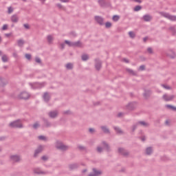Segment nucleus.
I'll return each instance as SVG.
<instances>
[{
  "label": "nucleus",
  "instance_id": "f257e3e1",
  "mask_svg": "<svg viewBox=\"0 0 176 176\" xmlns=\"http://www.w3.org/2000/svg\"><path fill=\"white\" fill-rule=\"evenodd\" d=\"M55 146L56 148V149H58L59 151H68V149L69 148V146L65 145L63 142L60 141V140H57L55 144Z\"/></svg>",
  "mask_w": 176,
  "mask_h": 176
},
{
  "label": "nucleus",
  "instance_id": "f03ea898",
  "mask_svg": "<svg viewBox=\"0 0 176 176\" xmlns=\"http://www.w3.org/2000/svg\"><path fill=\"white\" fill-rule=\"evenodd\" d=\"M9 126L10 127H12V129H23V127L21 120H16L10 122Z\"/></svg>",
  "mask_w": 176,
  "mask_h": 176
},
{
  "label": "nucleus",
  "instance_id": "7ed1b4c3",
  "mask_svg": "<svg viewBox=\"0 0 176 176\" xmlns=\"http://www.w3.org/2000/svg\"><path fill=\"white\" fill-rule=\"evenodd\" d=\"M30 87L34 90L36 89H42V87H45L46 86V82H34V83H29Z\"/></svg>",
  "mask_w": 176,
  "mask_h": 176
},
{
  "label": "nucleus",
  "instance_id": "20e7f679",
  "mask_svg": "<svg viewBox=\"0 0 176 176\" xmlns=\"http://www.w3.org/2000/svg\"><path fill=\"white\" fill-rule=\"evenodd\" d=\"M160 14L163 17H165V19H168V20H170V21H176L175 15H171L167 12H161Z\"/></svg>",
  "mask_w": 176,
  "mask_h": 176
},
{
  "label": "nucleus",
  "instance_id": "39448f33",
  "mask_svg": "<svg viewBox=\"0 0 176 176\" xmlns=\"http://www.w3.org/2000/svg\"><path fill=\"white\" fill-rule=\"evenodd\" d=\"M136 108L137 102H131L126 105V109H128V111H134Z\"/></svg>",
  "mask_w": 176,
  "mask_h": 176
},
{
  "label": "nucleus",
  "instance_id": "423d86ee",
  "mask_svg": "<svg viewBox=\"0 0 176 176\" xmlns=\"http://www.w3.org/2000/svg\"><path fill=\"white\" fill-rule=\"evenodd\" d=\"M18 97L20 98V100H28V98L30 97V95L28 92L23 91L19 95Z\"/></svg>",
  "mask_w": 176,
  "mask_h": 176
},
{
  "label": "nucleus",
  "instance_id": "0eeeda50",
  "mask_svg": "<svg viewBox=\"0 0 176 176\" xmlns=\"http://www.w3.org/2000/svg\"><path fill=\"white\" fill-rule=\"evenodd\" d=\"M92 173L89 174L90 176H101L102 175V172L96 168L92 169Z\"/></svg>",
  "mask_w": 176,
  "mask_h": 176
},
{
  "label": "nucleus",
  "instance_id": "6e6552de",
  "mask_svg": "<svg viewBox=\"0 0 176 176\" xmlns=\"http://www.w3.org/2000/svg\"><path fill=\"white\" fill-rule=\"evenodd\" d=\"M48 116L51 118V119H56L57 116H58V110H54V111H51L48 113Z\"/></svg>",
  "mask_w": 176,
  "mask_h": 176
},
{
  "label": "nucleus",
  "instance_id": "1a4fd4ad",
  "mask_svg": "<svg viewBox=\"0 0 176 176\" xmlns=\"http://www.w3.org/2000/svg\"><path fill=\"white\" fill-rule=\"evenodd\" d=\"M20 159H21L20 155H14L10 156V160L13 163H19V162H20Z\"/></svg>",
  "mask_w": 176,
  "mask_h": 176
},
{
  "label": "nucleus",
  "instance_id": "9d476101",
  "mask_svg": "<svg viewBox=\"0 0 176 176\" xmlns=\"http://www.w3.org/2000/svg\"><path fill=\"white\" fill-rule=\"evenodd\" d=\"M118 153L122 156H124L125 157H127V156L129 155V153L127 151V150L124 149V148H119Z\"/></svg>",
  "mask_w": 176,
  "mask_h": 176
},
{
  "label": "nucleus",
  "instance_id": "9b49d317",
  "mask_svg": "<svg viewBox=\"0 0 176 176\" xmlns=\"http://www.w3.org/2000/svg\"><path fill=\"white\" fill-rule=\"evenodd\" d=\"M43 151V146L40 145L34 151V157H38V155L39 153H41V152Z\"/></svg>",
  "mask_w": 176,
  "mask_h": 176
},
{
  "label": "nucleus",
  "instance_id": "f8f14e48",
  "mask_svg": "<svg viewBox=\"0 0 176 176\" xmlns=\"http://www.w3.org/2000/svg\"><path fill=\"white\" fill-rule=\"evenodd\" d=\"M102 65V63L99 59H95V68L97 71H100L101 69V67Z\"/></svg>",
  "mask_w": 176,
  "mask_h": 176
},
{
  "label": "nucleus",
  "instance_id": "ddd939ff",
  "mask_svg": "<svg viewBox=\"0 0 176 176\" xmlns=\"http://www.w3.org/2000/svg\"><path fill=\"white\" fill-rule=\"evenodd\" d=\"M94 19L99 25H104V18L100 16H95Z\"/></svg>",
  "mask_w": 176,
  "mask_h": 176
},
{
  "label": "nucleus",
  "instance_id": "4468645a",
  "mask_svg": "<svg viewBox=\"0 0 176 176\" xmlns=\"http://www.w3.org/2000/svg\"><path fill=\"white\" fill-rule=\"evenodd\" d=\"M43 98L45 102H49V101H50V98H52V96H50L49 92H45L43 94Z\"/></svg>",
  "mask_w": 176,
  "mask_h": 176
},
{
  "label": "nucleus",
  "instance_id": "2eb2a0df",
  "mask_svg": "<svg viewBox=\"0 0 176 176\" xmlns=\"http://www.w3.org/2000/svg\"><path fill=\"white\" fill-rule=\"evenodd\" d=\"M162 98L164 100V101H173V100H174V98H175V96H174V95L168 96L167 94H164L162 96Z\"/></svg>",
  "mask_w": 176,
  "mask_h": 176
},
{
  "label": "nucleus",
  "instance_id": "dca6fc26",
  "mask_svg": "<svg viewBox=\"0 0 176 176\" xmlns=\"http://www.w3.org/2000/svg\"><path fill=\"white\" fill-rule=\"evenodd\" d=\"M151 94H152V91L144 89V93L143 94V96L144 98H146V100H148V98L151 97Z\"/></svg>",
  "mask_w": 176,
  "mask_h": 176
},
{
  "label": "nucleus",
  "instance_id": "f3484780",
  "mask_svg": "<svg viewBox=\"0 0 176 176\" xmlns=\"http://www.w3.org/2000/svg\"><path fill=\"white\" fill-rule=\"evenodd\" d=\"M19 15L18 14H14L11 16V21L12 23H19Z\"/></svg>",
  "mask_w": 176,
  "mask_h": 176
},
{
  "label": "nucleus",
  "instance_id": "a211bd4d",
  "mask_svg": "<svg viewBox=\"0 0 176 176\" xmlns=\"http://www.w3.org/2000/svg\"><path fill=\"white\" fill-rule=\"evenodd\" d=\"M100 129H101L102 131H103V133H104V134H110L111 133L109 129H108V127H107V126H101Z\"/></svg>",
  "mask_w": 176,
  "mask_h": 176
},
{
  "label": "nucleus",
  "instance_id": "6ab92c4d",
  "mask_svg": "<svg viewBox=\"0 0 176 176\" xmlns=\"http://www.w3.org/2000/svg\"><path fill=\"white\" fill-rule=\"evenodd\" d=\"M166 56L168 57H170V58H174L176 57L175 53L173 50H169L168 52L166 54Z\"/></svg>",
  "mask_w": 176,
  "mask_h": 176
},
{
  "label": "nucleus",
  "instance_id": "aec40b11",
  "mask_svg": "<svg viewBox=\"0 0 176 176\" xmlns=\"http://www.w3.org/2000/svg\"><path fill=\"white\" fill-rule=\"evenodd\" d=\"M142 19L144 21H151L152 20V16L150 14H145L143 16Z\"/></svg>",
  "mask_w": 176,
  "mask_h": 176
},
{
  "label": "nucleus",
  "instance_id": "412c9836",
  "mask_svg": "<svg viewBox=\"0 0 176 176\" xmlns=\"http://www.w3.org/2000/svg\"><path fill=\"white\" fill-rule=\"evenodd\" d=\"M73 47H83V43H82V42H80V41L74 42Z\"/></svg>",
  "mask_w": 176,
  "mask_h": 176
},
{
  "label": "nucleus",
  "instance_id": "4be33fe9",
  "mask_svg": "<svg viewBox=\"0 0 176 176\" xmlns=\"http://www.w3.org/2000/svg\"><path fill=\"white\" fill-rule=\"evenodd\" d=\"M43 122H44V124L45 127H52V122H49L47 119L43 118Z\"/></svg>",
  "mask_w": 176,
  "mask_h": 176
},
{
  "label": "nucleus",
  "instance_id": "5701e85b",
  "mask_svg": "<svg viewBox=\"0 0 176 176\" xmlns=\"http://www.w3.org/2000/svg\"><path fill=\"white\" fill-rule=\"evenodd\" d=\"M102 145L104 146L107 152H111V147L109 146V144L107 143L105 141L102 142Z\"/></svg>",
  "mask_w": 176,
  "mask_h": 176
},
{
  "label": "nucleus",
  "instance_id": "b1692460",
  "mask_svg": "<svg viewBox=\"0 0 176 176\" xmlns=\"http://www.w3.org/2000/svg\"><path fill=\"white\" fill-rule=\"evenodd\" d=\"M98 3L100 8H105L107 6V1L105 0H98Z\"/></svg>",
  "mask_w": 176,
  "mask_h": 176
},
{
  "label": "nucleus",
  "instance_id": "393cba45",
  "mask_svg": "<svg viewBox=\"0 0 176 176\" xmlns=\"http://www.w3.org/2000/svg\"><path fill=\"white\" fill-rule=\"evenodd\" d=\"M79 167V164H72L69 165V170H75L76 168H78Z\"/></svg>",
  "mask_w": 176,
  "mask_h": 176
},
{
  "label": "nucleus",
  "instance_id": "a878e982",
  "mask_svg": "<svg viewBox=\"0 0 176 176\" xmlns=\"http://www.w3.org/2000/svg\"><path fill=\"white\" fill-rule=\"evenodd\" d=\"M152 152H153V148H152V147H148L146 148V155H152Z\"/></svg>",
  "mask_w": 176,
  "mask_h": 176
},
{
  "label": "nucleus",
  "instance_id": "bb28decb",
  "mask_svg": "<svg viewBox=\"0 0 176 176\" xmlns=\"http://www.w3.org/2000/svg\"><path fill=\"white\" fill-rule=\"evenodd\" d=\"M24 40L23 39H19L17 41V45L19 47H23V46L24 45Z\"/></svg>",
  "mask_w": 176,
  "mask_h": 176
},
{
  "label": "nucleus",
  "instance_id": "cd10ccee",
  "mask_svg": "<svg viewBox=\"0 0 176 176\" xmlns=\"http://www.w3.org/2000/svg\"><path fill=\"white\" fill-rule=\"evenodd\" d=\"M126 72H129L131 75H133V76H137V72H134L131 69H126Z\"/></svg>",
  "mask_w": 176,
  "mask_h": 176
},
{
  "label": "nucleus",
  "instance_id": "c85d7f7f",
  "mask_svg": "<svg viewBox=\"0 0 176 176\" xmlns=\"http://www.w3.org/2000/svg\"><path fill=\"white\" fill-rule=\"evenodd\" d=\"M89 56L86 54H82L81 56V60L82 61H87V60H89Z\"/></svg>",
  "mask_w": 176,
  "mask_h": 176
},
{
  "label": "nucleus",
  "instance_id": "c756f323",
  "mask_svg": "<svg viewBox=\"0 0 176 176\" xmlns=\"http://www.w3.org/2000/svg\"><path fill=\"white\" fill-rule=\"evenodd\" d=\"M113 129L118 134H123V131H122V129H120V128L114 126Z\"/></svg>",
  "mask_w": 176,
  "mask_h": 176
},
{
  "label": "nucleus",
  "instance_id": "7c9ffc66",
  "mask_svg": "<svg viewBox=\"0 0 176 176\" xmlns=\"http://www.w3.org/2000/svg\"><path fill=\"white\" fill-rule=\"evenodd\" d=\"M175 27H176V25L171 26L169 28V30L171 31L173 35H175V34H176Z\"/></svg>",
  "mask_w": 176,
  "mask_h": 176
},
{
  "label": "nucleus",
  "instance_id": "2f4dec72",
  "mask_svg": "<svg viewBox=\"0 0 176 176\" xmlns=\"http://www.w3.org/2000/svg\"><path fill=\"white\" fill-rule=\"evenodd\" d=\"M138 124H141L142 126H144V127H148V126H149V124L145 122L144 121H139L138 122Z\"/></svg>",
  "mask_w": 176,
  "mask_h": 176
},
{
  "label": "nucleus",
  "instance_id": "473e14b6",
  "mask_svg": "<svg viewBox=\"0 0 176 176\" xmlns=\"http://www.w3.org/2000/svg\"><path fill=\"white\" fill-rule=\"evenodd\" d=\"M1 60L3 63H8L9 58H8V56H6V54H4L1 57Z\"/></svg>",
  "mask_w": 176,
  "mask_h": 176
},
{
  "label": "nucleus",
  "instance_id": "72a5a7b5",
  "mask_svg": "<svg viewBox=\"0 0 176 176\" xmlns=\"http://www.w3.org/2000/svg\"><path fill=\"white\" fill-rule=\"evenodd\" d=\"M34 174H45V172L41 171V170L39 168H34Z\"/></svg>",
  "mask_w": 176,
  "mask_h": 176
},
{
  "label": "nucleus",
  "instance_id": "f704fd0d",
  "mask_svg": "<svg viewBox=\"0 0 176 176\" xmlns=\"http://www.w3.org/2000/svg\"><path fill=\"white\" fill-rule=\"evenodd\" d=\"M166 108H168V109H173V111H176V107L171 104H166Z\"/></svg>",
  "mask_w": 176,
  "mask_h": 176
},
{
  "label": "nucleus",
  "instance_id": "c9c22d12",
  "mask_svg": "<svg viewBox=\"0 0 176 176\" xmlns=\"http://www.w3.org/2000/svg\"><path fill=\"white\" fill-rule=\"evenodd\" d=\"M66 68H67V69H73L74 65L71 63H69L66 65Z\"/></svg>",
  "mask_w": 176,
  "mask_h": 176
},
{
  "label": "nucleus",
  "instance_id": "e433bc0d",
  "mask_svg": "<svg viewBox=\"0 0 176 176\" xmlns=\"http://www.w3.org/2000/svg\"><path fill=\"white\" fill-rule=\"evenodd\" d=\"M78 148L79 151H84L85 152H87V148L83 146L78 145Z\"/></svg>",
  "mask_w": 176,
  "mask_h": 176
},
{
  "label": "nucleus",
  "instance_id": "4c0bfd02",
  "mask_svg": "<svg viewBox=\"0 0 176 176\" xmlns=\"http://www.w3.org/2000/svg\"><path fill=\"white\" fill-rule=\"evenodd\" d=\"M47 41L48 43H52V42H53V36H52V35H48L47 36Z\"/></svg>",
  "mask_w": 176,
  "mask_h": 176
},
{
  "label": "nucleus",
  "instance_id": "58836bf2",
  "mask_svg": "<svg viewBox=\"0 0 176 176\" xmlns=\"http://www.w3.org/2000/svg\"><path fill=\"white\" fill-rule=\"evenodd\" d=\"M65 43H66V45H68V46H69L70 47H74V42H70L68 40H65Z\"/></svg>",
  "mask_w": 176,
  "mask_h": 176
},
{
  "label": "nucleus",
  "instance_id": "ea45409f",
  "mask_svg": "<svg viewBox=\"0 0 176 176\" xmlns=\"http://www.w3.org/2000/svg\"><path fill=\"white\" fill-rule=\"evenodd\" d=\"M142 9V7L141 6H136L134 8L133 10L134 12H140Z\"/></svg>",
  "mask_w": 176,
  "mask_h": 176
},
{
  "label": "nucleus",
  "instance_id": "a19ab883",
  "mask_svg": "<svg viewBox=\"0 0 176 176\" xmlns=\"http://www.w3.org/2000/svg\"><path fill=\"white\" fill-rule=\"evenodd\" d=\"M120 16L119 15H114L113 16V21H119Z\"/></svg>",
  "mask_w": 176,
  "mask_h": 176
},
{
  "label": "nucleus",
  "instance_id": "79ce46f5",
  "mask_svg": "<svg viewBox=\"0 0 176 176\" xmlns=\"http://www.w3.org/2000/svg\"><path fill=\"white\" fill-rule=\"evenodd\" d=\"M96 151L98 153H102V151H104V148L101 146H98Z\"/></svg>",
  "mask_w": 176,
  "mask_h": 176
},
{
  "label": "nucleus",
  "instance_id": "37998d69",
  "mask_svg": "<svg viewBox=\"0 0 176 176\" xmlns=\"http://www.w3.org/2000/svg\"><path fill=\"white\" fill-rule=\"evenodd\" d=\"M112 27V23L111 22H106L105 23V28H111Z\"/></svg>",
  "mask_w": 176,
  "mask_h": 176
},
{
  "label": "nucleus",
  "instance_id": "c03bdc74",
  "mask_svg": "<svg viewBox=\"0 0 176 176\" xmlns=\"http://www.w3.org/2000/svg\"><path fill=\"white\" fill-rule=\"evenodd\" d=\"M129 35L130 38H135V33H134L133 32H129Z\"/></svg>",
  "mask_w": 176,
  "mask_h": 176
},
{
  "label": "nucleus",
  "instance_id": "a18cd8bd",
  "mask_svg": "<svg viewBox=\"0 0 176 176\" xmlns=\"http://www.w3.org/2000/svg\"><path fill=\"white\" fill-rule=\"evenodd\" d=\"M41 125H39V123L36 122L33 124V129H34V130H36V129H38V127H39Z\"/></svg>",
  "mask_w": 176,
  "mask_h": 176
},
{
  "label": "nucleus",
  "instance_id": "49530a36",
  "mask_svg": "<svg viewBox=\"0 0 176 176\" xmlns=\"http://www.w3.org/2000/svg\"><path fill=\"white\" fill-rule=\"evenodd\" d=\"M35 61L37 63V64L42 65V60L39 58V57L36 56L35 58Z\"/></svg>",
  "mask_w": 176,
  "mask_h": 176
},
{
  "label": "nucleus",
  "instance_id": "de8ad7c7",
  "mask_svg": "<svg viewBox=\"0 0 176 176\" xmlns=\"http://www.w3.org/2000/svg\"><path fill=\"white\" fill-rule=\"evenodd\" d=\"M13 10H14L13 8L8 7V14H11V13H13Z\"/></svg>",
  "mask_w": 176,
  "mask_h": 176
},
{
  "label": "nucleus",
  "instance_id": "09e8293b",
  "mask_svg": "<svg viewBox=\"0 0 176 176\" xmlns=\"http://www.w3.org/2000/svg\"><path fill=\"white\" fill-rule=\"evenodd\" d=\"M147 52L149 53V54H153V50H152V47H148Z\"/></svg>",
  "mask_w": 176,
  "mask_h": 176
},
{
  "label": "nucleus",
  "instance_id": "8fccbe9b",
  "mask_svg": "<svg viewBox=\"0 0 176 176\" xmlns=\"http://www.w3.org/2000/svg\"><path fill=\"white\" fill-rule=\"evenodd\" d=\"M138 126V123L136 124L133 125V126H132L133 133H134L135 131V130L137 129Z\"/></svg>",
  "mask_w": 176,
  "mask_h": 176
},
{
  "label": "nucleus",
  "instance_id": "3c124183",
  "mask_svg": "<svg viewBox=\"0 0 176 176\" xmlns=\"http://www.w3.org/2000/svg\"><path fill=\"white\" fill-rule=\"evenodd\" d=\"M38 140H41V141H46V137L44 135H40L38 136Z\"/></svg>",
  "mask_w": 176,
  "mask_h": 176
},
{
  "label": "nucleus",
  "instance_id": "603ef678",
  "mask_svg": "<svg viewBox=\"0 0 176 176\" xmlns=\"http://www.w3.org/2000/svg\"><path fill=\"white\" fill-rule=\"evenodd\" d=\"M139 71H145V65H142L139 67Z\"/></svg>",
  "mask_w": 176,
  "mask_h": 176
},
{
  "label": "nucleus",
  "instance_id": "864d4df0",
  "mask_svg": "<svg viewBox=\"0 0 176 176\" xmlns=\"http://www.w3.org/2000/svg\"><path fill=\"white\" fill-rule=\"evenodd\" d=\"M8 25L7 24H5V25H3L1 30H2L3 31H6V30H8Z\"/></svg>",
  "mask_w": 176,
  "mask_h": 176
},
{
  "label": "nucleus",
  "instance_id": "5fc2aeb1",
  "mask_svg": "<svg viewBox=\"0 0 176 176\" xmlns=\"http://www.w3.org/2000/svg\"><path fill=\"white\" fill-rule=\"evenodd\" d=\"M89 133H90L91 134H94V133H96V130H95L94 129H93V128H90V129H89Z\"/></svg>",
  "mask_w": 176,
  "mask_h": 176
},
{
  "label": "nucleus",
  "instance_id": "6e6d98bb",
  "mask_svg": "<svg viewBox=\"0 0 176 176\" xmlns=\"http://www.w3.org/2000/svg\"><path fill=\"white\" fill-rule=\"evenodd\" d=\"M25 58H27V60H31V54H26L25 55Z\"/></svg>",
  "mask_w": 176,
  "mask_h": 176
},
{
  "label": "nucleus",
  "instance_id": "4d7b16f0",
  "mask_svg": "<svg viewBox=\"0 0 176 176\" xmlns=\"http://www.w3.org/2000/svg\"><path fill=\"white\" fill-rule=\"evenodd\" d=\"M23 27L25 30H30V25L28 23L23 24Z\"/></svg>",
  "mask_w": 176,
  "mask_h": 176
},
{
  "label": "nucleus",
  "instance_id": "13d9d810",
  "mask_svg": "<svg viewBox=\"0 0 176 176\" xmlns=\"http://www.w3.org/2000/svg\"><path fill=\"white\" fill-rule=\"evenodd\" d=\"M49 157H47V156L46 155H43V157H41V160H44V162H46V160H48Z\"/></svg>",
  "mask_w": 176,
  "mask_h": 176
},
{
  "label": "nucleus",
  "instance_id": "bf43d9fd",
  "mask_svg": "<svg viewBox=\"0 0 176 176\" xmlns=\"http://www.w3.org/2000/svg\"><path fill=\"white\" fill-rule=\"evenodd\" d=\"M162 87H164V89H166V90H170L171 89L170 87L167 86L166 85H162Z\"/></svg>",
  "mask_w": 176,
  "mask_h": 176
},
{
  "label": "nucleus",
  "instance_id": "052dcab7",
  "mask_svg": "<svg viewBox=\"0 0 176 176\" xmlns=\"http://www.w3.org/2000/svg\"><path fill=\"white\" fill-rule=\"evenodd\" d=\"M122 61H124V63H126V64H129V63H130V60H129V59L124 58L122 59Z\"/></svg>",
  "mask_w": 176,
  "mask_h": 176
},
{
  "label": "nucleus",
  "instance_id": "680f3d73",
  "mask_svg": "<svg viewBox=\"0 0 176 176\" xmlns=\"http://www.w3.org/2000/svg\"><path fill=\"white\" fill-rule=\"evenodd\" d=\"M139 138H140V140H141V141H142V142H144V141H146V140L145 136L140 137Z\"/></svg>",
  "mask_w": 176,
  "mask_h": 176
},
{
  "label": "nucleus",
  "instance_id": "e2e57ef3",
  "mask_svg": "<svg viewBox=\"0 0 176 176\" xmlns=\"http://www.w3.org/2000/svg\"><path fill=\"white\" fill-rule=\"evenodd\" d=\"M122 115H123V113L120 112V113H118L117 116L118 118H122Z\"/></svg>",
  "mask_w": 176,
  "mask_h": 176
},
{
  "label": "nucleus",
  "instance_id": "0e129e2a",
  "mask_svg": "<svg viewBox=\"0 0 176 176\" xmlns=\"http://www.w3.org/2000/svg\"><path fill=\"white\" fill-rule=\"evenodd\" d=\"M70 35H72V36H76L77 34L75 33V32H72Z\"/></svg>",
  "mask_w": 176,
  "mask_h": 176
},
{
  "label": "nucleus",
  "instance_id": "69168bd1",
  "mask_svg": "<svg viewBox=\"0 0 176 176\" xmlns=\"http://www.w3.org/2000/svg\"><path fill=\"white\" fill-rule=\"evenodd\" d=\"M12 35V33H8L5 34V36H6L7 38H9V36H10Z\"/></svg>",
  "mask_w": 176,
  "mask_h": 176
},
{
  "label": "nucleus",
  "instance_id": "338daca9",
  "mask_svg": "<svg viewBox=\"0 0 176 176\" xmlns=\"http://www.w3.org/2000/svg\"><path fill=\"white\" fill-rule=\"evenodd\" d=\"M60 47L61 49H64L65 47V44L64 43L60 44Z\"/></svg>",
  "mask_w": 176,
  "mask_h": 176
},
{
  "label": "nucleus",
  "instance_id": "774afa93",
  "mask_svg": "<svg viewBox=\"0 0 176 176\" xmlns=\"http://www.w3.org/2000/svg\"><path fill=\"white\" fill-rule=\"evenodd\" d=\"M12 54H13V56L15 57V58H16V57L18 56L17 53L16 52H14Z\"/></svg>",
  "mask_w": 176,
  "mask_h": 176
}]
</instances>
